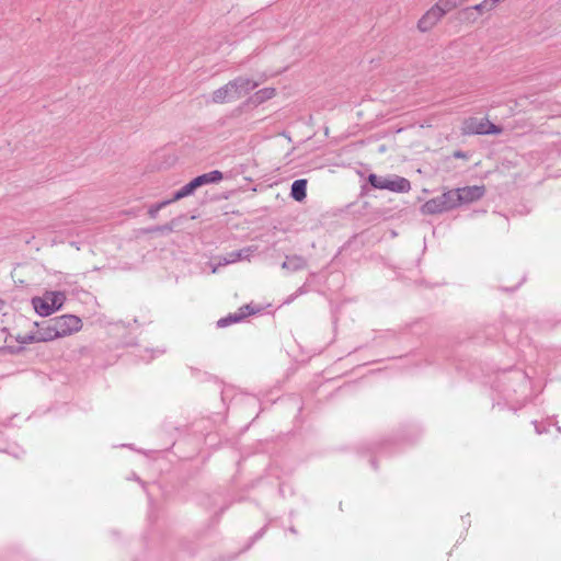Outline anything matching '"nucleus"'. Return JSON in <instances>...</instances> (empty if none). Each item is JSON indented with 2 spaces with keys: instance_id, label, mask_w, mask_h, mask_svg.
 <instances>
[{
  "instance_id": "nucleus-1",
  "label": "nucleus",
  "mask_w": 561,
  "mask_h": 561,
  "mask_svg": "<svg viewBox=\"0 0 561 561\" xmlns=\"http://www.w3.org/2000/svg\"><path fill=\"white\" fill-rule=\"evenodd\" d=\"M257 85L259 82L239 76L214 90L209 95V102L218 105L237 102L247 96Z\"/></svg>"
},
{
  "instance_id": "nucleus-2",
  "label": "nucleus",
  "mask_w": 561,
  "mask_h": 561,
  "mask_svg": "<svg viewBox=\"0 0 561 561\" xmlns=\"http://www.w3.org/2000/svg\"><path fill=\"white\" fill-rule=\"evenodd\" d=\"M65 300L66 295L62 291H46L42 297H34L32 305L39 316L47 317L58 310Z\"/></svg>"
},
{
  "instance_id": "nucleus-3",
  "label": "nucleus",
  "mask_w": 561,
  "mask_h": 561,
  "mask_svg": "<svg viewBox=\"0 0 561 561\" xmlns=\"http://www.w3.org/2000/svg\"><path fill=\"white\" fill-rule=\"evenodd\" d=\"M368 182L375 188L388 190L397 193L409 192L411 188L409 180L399 175L379 176L376 174H370L368 176Z\"/></svg>"
},
{
  "instance_id": "nucleus-4",
  "label": "nucleus",
  "mask_w": 561,
  "mask_h": 561,
  "mask_svg": "<svg viewBox=\"0 0 561 561\" xmlns=\"http://www.w3.org/2000/svg\"><path fill=\"white\" fill-rule=\"evenodd\" d=\"M461 131L463 135H499L502 128L486 118L469 117L462 122Z\"/></svg>"
},
{
  "instance_id": "nucleus-5",
  "label": "nucleus",
  "mask_w": 561,
  "mask_h": 561,
  "mask_svg": "<svg viewBox=\"0 0 561 561\" xmlns=\"http://www.w3.org/2000/svg\"><path fill=\"white\" fill-rule=\"evenodd\" d=\"M454 204V208L461 204H468L482 198L485 193L483 185L465 186L457 190L449 191Z\"/></svg>"
},
{
  "instance_id": "nucleus-6",
  "label": "nucleus",
  "mask_w": 561,
  "mask_h": 561,
  "mask_svg": "<svg viewBox=\"0 0 561 561\" xmlns=\"http://www.w3.org/2000/svg\"><path fill=\"white\" fill-rule=\"evenodd\" d=\"M53 324L56 330L55 333L58 334L59 337L77 333L82 328L81 319L73 314H65L53 318Z\"/></svg>"
},
{
  "instance_id": "nucleus-7",
  "label": "nucleus",
  "mask_w": 561,
  "mask_h": 561,
  "mask_svg": "<svg viewBox=\"0 0 561 561\" xmlns=\"http://www.w3.org/2000/svg\"><path fill=\"white\" fill-rule=\"evenodd\" d=\"M450 209H454V204L449 191L425 202L421 207V211L425 215L440 214Z\"/></svg>"
},
{
  "instance_id": "nucleus-8",
  "label": "nucleus",
  "mask_w": 561,
  "mask_h": 561,
  "mask_svg": "<svg viewBox=\"0 0 561 561\" xmlns=\"http://www.w3.org/2000/svg\"><path fill=\"white\" fill-rule=\"evenodd\" d=\"M443 18L444 15L440 13L438 8L433 4L417 20L416 27L421 33H427L432 31L443 20Z\"/></svg>"
},
{
  "instance_id": "nucleus-9",
  "label": "nucleus",
  "mask_w": 561,
  "mask_h": 561,
  "mask_svg": "<svg viewBox=\"0 0 561 561\" xmlns=\"http://www.w3.org/2000/svg\"><path fill=\"white\" fill-rule=\"evenodd\" d=\"M255 248L254 247H248L243 248L239 251L230 252L227 255L219 259L218 265H228L232 264L242 260H250L252 254L254 253Z\"/></svg>"
},
{
  "instance_id": "nucleus-10",
  "label": "nucleus",
  "mask_w": 561,
  "mask_h": 561,
  "mask_svg": "<svg viewBox=\"0 0 561 561\" xmlns=\"http://www.w3.org/2000/svg\"><path fill=\"white\" fill-rule=\"evenodd\" d=\"M506 0H483L481 1L480 3L473 5V7H468L466 9H463L461 11V13L466 16V18H471L472 15V12L473 11H477L479 14H483V13H486V12H491L493 11L500 3H503L505 2Z\"/></svg>"
},
{
  "instance_id": "nucleus-11",
  "label": "nucleus",
  "mask_w": 561,
  "mask_h": 561,
  "mask_svg": "<svg viewBox=\"0 0 561 561\" xmlns=\"http://www.w3.org/2000/svg\"><path fill=\"white\" fill-rule=\"evenodd\" d=\"M55 327L53 324V319L48 320L38 331V336H31L30 341L37 342H48L56 339H59V335L55 333Z\"/></svg>"
},
{
  "instance_id": "nucleus-12",
  "label": "nucleus",
  "mask_w": 561,
  "mask_h": 561,
  "mask_svg": "<svg viewBox=\"0 0 561 561\" xmlns=\"http://www.w3.org/2000/svg\"><path fill=\"white\" fill-rule=\"evenodd\" d=\"M222 179H224L222 172L219 171V170H214L211 172L198 175L194 180H195V183H196L197 187H201V186L206 185V184L218 183Z\"/></svg>"
},
{
  "instance_id": "nucleus-13",
  "label": "nucleus",
  "mask_w": 561,
  "mask_h": 561,
  "mask_svg": "<svg viewBox=\"0 0 561 561\" xmlns=\"http://www.w3.org/2000/svg\"><path fill=\"white\" fill-rule=\"evenodd\" d=\"M290 196L297 202H302L307 196V180H296L291 184Z\"/></svg>"
},
{
  "instance_id": "nucleus-14",
  "label": "nucleus",
  "mask_w": 561,
  "mask_h": 561,
  "mask_svg": "<svg viewBox=\"0 0 561 561\" xmlns=\"http://www.w3.org/2000/svg\"><path fill=\"white\" fill-rule=\"evenodd\" d=\"M276 95L274 88H263L256 91L250 99L253 104H261L265 101L273 99Z\"/></svg>"
},
{
  "instance_id": "nucleus-15",
  "label": "nucleus",
  "mask_w": 561,
  "mask_h": 561,
  "mask_svg": "<svg viewBox=\"0 0 561 561\" xmlns=\"http://www.w3.org/2000/svg\"><path fill=\"white\" fill-rule=\"evenodd\" d=\"M465 0H437L434 4L445 16L447 13L459 8Z\"/></svg>"
},
{
  "instance_id": "nucleus-16",
  "label": "nucleus",
  "mask_w": 561,
  "mask_h": 561,
  "mask_svg": "<svg viewBox=\"0 0 561 561\" xmlns=\"http://www.w3.org/2000/svg\"><path fill=\"white\" fill-rule=\"evenodd\" d=\"M197 188L198 187L195 183V180L193 179L191 182H188L187 184L182 186L179 191H176L170 201H172V203L178 202L184 197L192 195Z\"/></svg>"
},
{
  "instance_id": "nucleus-17",
  "label": "nucleus",
  "mask_w": 561,
  "mask_h": 561,
  "mask_svg": "<svg viewBox=\"0 0 561 561\" xmlns=\"http://www.w3.org/2000/svg\"><path fill=\"white\" fill-rule=\"evenodd\" d=\"M305 266V261L301 257H287V260L283 263V268L287 270H298Z\"/></svg>"
},
{
  "instance_id": "nucleus-18",
  "label": "nucleus",
  "mask_w": 561,
  "mask_h": 561,
  "mask_svg": "<svg viewBox=\"0 0 561 561\" xmlns=\"http://www.w3.org/2000/svg\"><path fill=\"white\" fill-rule=\"evenodd\" d=\"M241 312L239 314H230L229 317L227 318H222L220 319L217 324L218 327L220 328H224L230 323H234V322H238L240 321L241 319H243L245 317V312L243 311V308L240 310Z\"/></svg>"
},
{
  "instance_id": "nucleus-19",
  "label": "nucleus",
  "mask_w": 561,
  "mask_h": 561,
  "mask_svg": "<svg viewBox=\"0 0 561 561\" xmlns=\"http://www.w3.org/2000/svg\"><path fill=\"white\" fill-rule=\"evenodd\" d=\"M171 203H172V201H170V199H169V201L161 202L160 204H158V205H157V206H154V207H151V208L149 209V215H150V217H151V218H154V217L157 216V213H158L161 208L165 207L167 205H169V204H171Z\"/></svg>"
},
{
  "instance_id": "nucleus-20",
  "label": "nucleus",
  "mask_w": 561,
  "mask_h": 561,
  "mask_svg": "<svg viewBox=\"0 0 561 561\" xmlns=\"http://www.w3.org/2000/svg\"><path fill=\"white\" fill-rule=\"evenodd\" d=\"M218 266H213L211 272L217 273Z\"/></svg>"
},
{
  "instance_id": "nucleus-21",
  "label": "nucleus",
  "mask_w": 561,
  "mask_h": 561,
  "mask_svg": "<svg viewBox=\"0 0 561 561\" xmlns=\"http://www.w3.org/2000/svg\"><path fill=\"white\" fill-rule=\"evenodd\" d=\"M3 306H4V302H3V300L0 299V310L3 308Z\"/></svg>"
}]
</instances>
